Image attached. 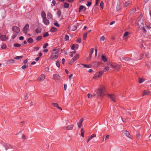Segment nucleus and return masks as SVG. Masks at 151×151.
I'll return each mask as SVG.
<instances>
[{
  "label": "nucleus",
  "instance_id": "nucleus-30",
  "mask_svg": "<svg viewBox=\"0 0 151 151\" xmlns=\"http://www.w3.org/2000/svg\"><path fill=\"white\" fill-rule=\"evenodd\" d=\"M93 64L94 66L97 67L99 65V63L97 62H94L93 63Z\"/></svg>",
  "mask_w": 151,
  "mask_h": 151
},
{
  "label": "nucleus",
  "instance_id": "nucleus-62",
  "mask_svg": "<svg viewBox=\"0 0 151 151\" xmlns=\"http://www.w3.org/2000/svg\"><path fill=\"white\" fill-rule=\"evenodd\" d=\"M52 3L54 5H55L56 4V2L55 0H53Z\"/></svg>",
  "mask_w": 151,
  "mask_h": 151
},
{
  "label": "nucleus",
  "instance_id": "nucleus-60",
  "mask_svg": "<svg viewBox=\"0 0 151 151\" xmlns=\"http://www.w3.org/2000/svg\"><path fill=\"white\" fill-rule=\"evenodd\" d=\"M99 0H96V3H95L96 6L98 4Z\"/></svg>",
  "mask_w": 151,
  "mask_h": 151
},
{
  "label": "nucleus",
  "instance_id": "nucleus-46",
  "mask_svg": "<svg viewBox=\"0 0 151 151\" xmlns=\"http://www.w3.org/2000/svg\"><path fill=\"white\" fill-rule=\"evenodd\" d=\"M17 34H14V35L12 36V38L13 39H14L15 38L17 37Z\"/></svg>",
  "mask_w": 151,
  "mask_h": 151
},
{
  "label": "nucleus",
  "instance_id": "nucleus-10",
  "mask_svg": "<svg viewBox=\"0 0 151 151\" xmlns=\"http://www.w3.org/2000/svg\"><path fill=\"white\" fill-rule=\"evenodd\" d=\"M43 22L46 25H48L50 23L49 21L46 18L42 19Z\"/></svg>",
  "mask_w": 151,
  "mask_h": 151
},
{
  "label": "nucleus",
  "instance_id": "nucleus-56",
  "mask_svg": "<svg viewBox=\"0 0 151 151\" xmlns=\"http://www.w3.org/2000/svg\"><path fill=\"white\" fill-rule=\"evenodd\" d=\"M22 138L23 139H26V137L25 135L23 134L22 136Z\"/></svg>",
  "mask_w": 151,
  "mask_h": 151
},
{
  "label": "nucleus",
  "instance_id": "nucleus-51",
  "mask_svg": "<svg viewBox=\"0 0 151 151\" xmlns=\"http://www.w3.org/2000/svg\"><path fill=\"white\" fill-rule=\"evenodd\" d=\"M58 57V56L56 55H54L52 57H51L52 59H53L55 58H57Z\"/></svg>",
  "mask_w": 151,
  "mask_h": 151
},
{
  "label": "nucleus",
  "instance_id": "nucleus-23",
  "mask_svg": "<svg viewBox=\"0 0 151 151\" xmlns=\"http://www.w3.org/2000/svg\"><path fill=\"white\" fill-rule=\"evenodd\" d=\"M81 65L83 66L84 67V68H90L91 67V65H87L83 64H81Z\"/></svg>",
  "mask_w": 151,
  "mask_h": 151
},
{
  "label": "nucleus",
  "instance_id": "nucleus-55",
  "mask_svg": "<svg viewBox=\"0 0 151 151\" xmlns=\"http://www.w3.org/2000/svg\"><path fill=\"white\" fill-rule=\"evenodd\" d=\"M143 81L142 78H140L139 79V83H141Z\"/></svg>",
  "mask_w": 151,
  "mask_h": 151
},
{
  "label": "nucleus",
  "instance_id": "nucleus-43",
  "mask_svg": "<svg viewBox=\"0 0 151 151\" xmlns=\"http://www.w3.org/2000/svg\"><path fill=\"white\" fill-rule=\"evenodd\" d=\"M48 36H49V34L47 32L45 33L43 35V37H45Z\"/></svg>",
  "mask_w": 151,
  "mask_h": 151
},
{
  "label": "nucleus",
  "instance_id": "nucleus-7",
  "mask_svg": "<svg viewBox=\"0 0 151 151\" xmlns=\"http://www.w3.org/2000/svg\"><path fill=\"white\" fill-rule=\"evenodd\" d=\"M53 79L55 80L60 81V77L58 74H55L53 75Z\"/></svg>",
  "mask_w": 151,
  "mask_h": 151
},
{
  "label": "nucleus",
  "instance_id": "nucleus-54",
  "mask_svg": "<svg viewBox=\"0 0 151 151\" xmlns=\"http://www.w3.org/2000/svg\"><path fill=\"white\" fill-rule=\"evenodd\" d=\"M81 38H78L77 39V42L79 43H80L81 42Z\"/></svg>",
  "mask_w": 151,
  "mask_h": 151
},
{
  "label": "nucleus",
  "instance_id": "nucleus-32",
  "mask_svg": "<svg viewBox=\"0 0 151 151\" xmlns=\"http://www.w3.org/2000/svg\"><path fill=\"white\" fill-rule=\"evenodd\" d=\"M21 46V45L20 44H18V43L14 44V46L15 47H20Z\"/></svg>",
  "mask_w": 151,
  "mask_h": 151
},
{
  "label": "nucleus",
  "instance_id": "nucleus-27",
  "mask_svg": "<svg viewBox=\"0 0 151 151\" xmlns=\"http://www.w3.org/2000/svg\"><path fill=\"white\" fill-rule=\"evenodd\" d=\"M69 4L67 3H65L64 4V7L65 8H68L69 7Z\"/></svg>",
  "mask_w": 151,
  "mask_h": 151
},
{
  "label": "nucleus",
  "instance_id": "nucleus-16",
  "mask_svg": "<svg viewBox=\"0 0 151 151\" xmlns=\"http://www.w3.org/2000/svg\"><path fill=\"white\" fill-rule=\"evenodd\" d=\"M41 15L42 19L46 18V14L45 12L44 11L42 12L41 13Z\"/></svg>",
  "mask_w": 151,
  "mask_h": 151
},
{
  "label": "nucleus",
  "instance_id": "nucleus-8",
  "mask_svg": "<svg viewBox=\"0 0 151 151\" xmlns=\"http://www.w3.org/2000/svg\"><path fill=\"white\" fill-rule=\"evenodd\" d=\"M78 55H76L74 57H73L70 60V63L72 64L75 61L78 59Z\"/></svg>",
  "mask_w": 151,
  "mask_h": 151
},
{
  "label": "nucleus",
  "instance_id": "nucleus-37",
  "mask_svg": "<svg viewBox=\"0 0 151 151\" xmlns=\"http://www.w3.org/2000/svg\"><path fill=\"white\" fill-rule=\"evenodd\" d=\"M56 64L58 67L59 68L60 67V62L59 61H56Z\"/></svg>",
  "mask_w": 151,
  "mask_h": 151
},
{
  "label": "nucleus",
  "instance_id": "nucleus-3",
  "mask_svg": "<svg viewBox=\"0 0 151 151\" xmlns=\"http://www.w3.org/2000/svg\"><path fill=\"white\" fill-rule=\"evenodd\" d=\"M104 72V71H102L99 72L98 73L96 74L93 77V78L94 79H96L97 77L99 78L103 74Z\"/></svg>",
  "mask_w": 151,
  "mask_h": 151
},
{
  "label": "nucleus",
  "instance_id": "nucleus-17",
  "mask_svg": "<svg viewBox=\"0 0 151 151\" xmlns=\"http://www.w3.org/2000/svg\"><path fill=\"white\" fill-rule=\"evenodd\" d=\"M74 125L73 124L68 126L67 127L66 129L68 130H71L73 129Z\"/></svg>",
  "mask_w": 151,
  "mask_h": 151
},
{
  "label": "nucleus",
  "instance_id": "nucleus-42",
  "mask_svg": "<svg viewBox=\"0 0 151 151\" xmlns=\"http://www.w3.org/2000/svg\"><path fill=\"white\" fill-rule=\"evenodd\" d=\"M69 37L68 35H66L64 38V39L66 41H67L69 40Z\"/></svg>",
  "mask_w": 151,
  "mask_h": 151
},
{
  "label": "nucleus",
  "instance_id": "nucleus-24",
  "mask_svg": "<svg viewBox=\"0 0 151 151\" xmlns=\"http://www.w3.org/2000/svg\"><path fill=\"white\" fill-rule=\"evenodd\" d=\"M57 30L56 28L54 27H52L50 29L51 32H56Z\"/></svg>",
  "mask_w": 151,
  "mask_h": 151
},
{
  "label": "nucleus",
  "instance_id": "nucleus-52",
  "mask_svg": "<svg viewBox=\"0 0 151 151\" xmlns=\"http://www.w3.org/2000/svg\"><path fill=\"white\" fill-rule=\"evenodd\" d=\"M93 51H94V49H93V48H91V49L90 52V53L91 54H92L93 53Z\"/></svg>",
  "mask_w": 151,
  "mask_h": 151
},
{
  "label": "nucleus",
  "instance_id": "nucleus-12",
  "mask_svg": "<svg viewBox=\"0 0 151 151\" xmlns=\"http://www.w3.org/2000/svg\"><path fill=\"white\" fill-rule=\"evenodd\" d=\"M45 78V76L43 74L40 75L38 78V80L40 81H41L44 80Z\"/></svg>",
  "mask_w": 151,
  "mask_h": 151
},
{
  "label": "nucleus",
  "instance_id": "nucleus-18",
  "mask_svg": "<svg viewBox=\"0 0 151 151\" xmlns=\"http://www.w3.org/2000/svg\"><path fill=\"white\" fill-rule=\"evenodd\" d=\"M131 3V2L129 1H128L127 2H126L125 3L124 7H127Z\"/></svg>",
  "mask_w": 151,
  "mask_h": 151
},
{
  "label": "nucleus",
  "instance_id": "nucleus-59",
  "mask_svg": "<svg viewBox=\"0 0 151 151\" xmlns=\"http://www.w3.org/2000/svg\"><path fill=\"white\" fill-rule=\"evenodd\" d=\"M26 67V65H24L22 67V68L24 69Z\"/></svg>",
  "mask_w": 151,
  "mask_h": 151
},
{
  "label": "nucleus",
  "instance_id": "nucleus-38",
  "mask_svg": "<svg viewBox=\"0 0 151 151\" xmlns=\"http://www.w3.org/2000/svg\"><path fill=\"white\" fill-rule=\"evenodd\" d=\"M94 96L91 95V94L88 93V97L89 98L91 99Z\"/></svg>",
  "mask_w": 151,
  "mask_h": 151
},
{
  "label": "nucleus",
  "instance_id": "nucleus-50",
  "mask_svg": "<svg viewBox=\"0 0 151 151\" xmlns=\"http://www.w3.org/2000/svg\"><path fill=\"white\" fill-rule=\"evenodd\" d=\"M54 25L57 27H59L60 26V24L57 22L55 23Z\"/></svg>",
  "mask_w": 151,
  "mask_h": 151
},
{
  "label": "nucleus",
  "instance_id": "nucleus-41",
  "mask_svg": "<svg viewBox=\"0 0 151 151\" xmlns=\"http://www.w3.org/2000/svg\"><path fill=\"white\" fill-rule=\"evenodd\" d=\"M84 8V6L82 5H81L80 6L79 9V12H80V11H81L82 10H83Z\"/></svg>",
  "mask_w": 151,
  "mask_h": 151
},
{
  "label": "nucleus",
  "instance_id": "nucleus-53",
  "mask_svg": "<svg viewBox=\"0 0 151 151\" xmlns=\"http://www.w3.org/2000/svg\"><path fill=\"white\" fill-rule=\"evenodd\" d=\"M48 45V44L47 43H46L45 44V45L43 46V47L44 48H46L47 47Z\"/></svg>",
  "mask_w": 151,
  "mask_h": 151
},
{
  "label": "nucleus",
  "instance_id": "nucleus-63",
  "mask_svg": "<svg viewBox=\"0 0 151 151\" xmlns=\"http://www.w3.org/2000/svg\"><path fill=\"white\" fill-rule=\"evenodd\" d=\"M28 94L27 93H26V95L25 96V97L24 98L25 100H27L28 99Z\"/></svg>",
  "mask_w": 151,
  "mask_h": 151
},
{
  "label": "nucleus",
  "instance_id": "nucleus-48",
  "mask_svg": "<svg viewBox=\"0 0 151 151\" xmlns=\"http://www.w3.org/2000/svg\"><path fill=\"white\" fill-rule=\"evenodd\" d=\"M91 4V2H88V3L86 4V5L88 6H90Z\"/></svg>",
  "mask_w": 151,
  "mask_h": 151
},
{
  "label": "nucleus",
  "instance_id": "nucleus-22",
  "mask_svg": "<svg viewBox=\"0 0 151 151\" xmlns=\"http://www.w3.org/2000/svg\"><path fill=\"white\" fill-rule=\"evenodd\" d=\"M102 59L104 62H107V59L106 56H105L103 55L101 56Z\"/></svg>",
  "mask_w": 151,
  "mask_h": 151
},
{
  "label": "nucleus",
  "instance_id": "nucleus-1",
  "mask_svg": "<svg viewBox=\"0 0 151 151\" xmlns=\"http://www.w3.org/2000/svg\"><path fill=\"white\" fill-rule=\"evenodd\" d=\"M105 89L104 87L102 86L100 87L98 90V92L100 96H102L105 95Z\"/></svg>",
  "mask_w": 151,
  "mask_h": 151
},
{
  "label": "nucleus",
  "instance_id": "nucleus-14",
  "mask_svg": "<svg viewBox=\"0 0 151 151\" xmlns=\"http://www.w3.org/2000/svg\"><path fill=\"white\" fill-rule=\"evenodd\" d=\"M83 119L82 118L81 119L80 121H79V122H78L77 124L78 126V128H81L82 125V124L83 122Z\"/></svg>",
  "mask_w": 151,
  "mask_h": 151
},
{
  "label": "nucleus",
  "instance_id": "nucleus-28",
  "mask_svg": "<svg viewBox=\"0 0 151 151\" xmlns=\"http://www.w3.org/2000/svg\"><path fill=\"white\" fill-rule=\"evenodd\" d=\"M96 135L95 134H93L88 137V140L91 139L93 137H96Z\"/></svg>",
  "mask_w": 151,
  "mask_h": 151
},
{
  "label": "nucleus",
  "instance_id": "nucleus-64",
  "mask_svg": "<svg viewBox=\"0 0 151 151\" xmlns=\"http://www.w3.org/2000/svg\"><path fill=\"white\" fill-rule=\"evenodd\" d=\"M24 39V37L23 36H21L19 37V39L20 40H23Z\"/></svg>",
  "mask_w": 151,
  "mask_h": 151
},
{
  "label": "nucleus",
  "instance_id": "nucleus-25",
  "mask_svg": "<svg viewBox=\"0 0 151 151\" xmlns=\"http://www.w3.org/2000/svg\"><path fill=\"white\" fill-rule=\"evenodd\" d=\"M35 32L36 33H40L41 32V29L40 28H37L36 29Z\"/></svg>",
  "mask_w": 151,
  "mask_h": 151
},
{
  "label": "nucleus",
  "instance_id": "nucleus-45",
  "mask_svg": "<svg viewBox=\"0 0 151 151\" xmlns=\"http://www.w3.org/2000/svg\"><path fill=\"white\" fill-rule=\"evenodd\" d=\"M129 33V32H125L124 34V37L127 36L128 35Z\"/></svg>",
  "mask_w": 151,
  "mask_h": 151
},
{
  "label": "nucleus",
  "instance_id": "nucleus-57",
  "mask_svg": "<svg viewBox=\"0 0 151 151\" xmlns=\"http://www.w3.org/2000/svg\"><path fill=\"white\" fill-rule=\"evenodd\" d=\"M65 61V59L64 58L62 59V63L63 64H64Z\"/></svg>",
  "mask_w": 151,
  "mask_h": 151
},
{
  "label": "nucleus",
  "instance_id": "nucleus-21",
  "mask_svg": "<svg viewBox=\"0 0 151 151\" xmlns=\"http://www.w3.org/2000/svg\"><path fill=\"white\" fill-rule=\"evenodd\" d=\"M28 42L29 43H31L33 42V40L31 37L29 38L27 40Z\"/></svg>",
  "mask_w": 151,
  "mask_h": 151
},
{
  "label": "nucleus",
  "instance_id": "nucleus-36",
  "mask_svg": "<svg viewBox=\"0 0 151 151\" xmlns=\"http://www.w3.org/2000/svg\"><path fill=\"white\" fill-rule=\"evenodd\" d=\"M61 14V11L60 10H58L57 12V14L59 17H60V16Z\"/></svg>",
  "mask_w": 151,
  "mask_h": 151
},
{
  "label": "nucleus",
  "instance_id": "nucleus-34",
  "mask_svg": "<svg viewBox=\"0 0 151 151\" xmlns=\"http://www.w3.org/2000/svg\"><path fill=\"white\" fill-rule=\"evenodd\" d=\"M87 33H85L83 35V39L84 40H86L87 37Z\"/></svg>",
  "mask_w": 151,
  "mask_h": 151
},
{
  "label": "nucleus",
  "instance_id": "nucleus-31",
  "mask_svg": "<svg viewBox=\"0 0 151 151\" xmlns=\"http://www.w3.org/2000/svg\"><path fill=\"white\" fill-rule=\"evenodd\" d=\"M59 48H58V49H54L52 50L53 51H55V52L54 53L55 54H57V53L59 51Z\"/></svg>",
  "mask_w": 151,
  "mask_h": 151
},
{
  "label": "nucleus",
  "instance_id": "nucleus-26",
  "mask_svg": "<svg viewBox=\"0 0 151 151\" xmlns=\"http://www.w3.org/2000/svg\"><path fill=\"white\" fill-rule=\"evenodd\" d=\"M81 135L82 137H84V131L83 128L81 129Z\"/></svg>",
  "mask_w": 151,
  "mask_h": 151
},
{
  "label": "nucleus",
  "instance_id": "nucleus-5",
  "mask_svg": "<svg viewBox=\"0 0 151 151\" xmlns=\"http://www.w3.org/2000/svg\"><path fill=\"white\" fill-rule=\"evenodd\" d=\"M108 97L110 98L112 101L115 102V96L113 94H109L108 95Z\"/></svg>",
  "mask_w": 151,
  "mask_h": 151
},
{
  "label": "nucleus",
  "instance_id": "nucleus-33",
  "mask_svg": "<svg viewBox=\"0 0 151 151\" xmlns=\"http://www.w3.org/2000/svg\"><path fill=\"white\" fill-rule=\"evenodd\" d=\"M23 58V56H17L14 58L17 60H19L22 58Z\"/></svg>",
  "mask_w": 151,
  "mask_h": 151
},
{
  "label": "nucleus",
  "instance_id": "nucleus-4",
  "mask_svg": "<svg viewBox=\"0 0 151 151\" xmlns=\"http://www.w3.org/2000/svg\"><path fill=\"white\" fill-rule=\"evenodd\" d=\"M29 26L28 24H27L24 27L23 31L25 34H27L28 31Z\"/></svg>",
  "mask_w": 151,
  "mask_h": 151
},
{
  "label": "nucleus",
  "instance_id": "nucleus-20",
  "mask_svg": "<svg viewBox=\"0 0 151 151\" xmlns=\"http://www.w3.org/2000/svg\"><path fill=\"white\" fill-rule=\"evenodd\" d=\"M150 93V91H148L146 90H145L144 93H142V96H143L146 95H149Z\"/></svg>",
  "mask_w": 151,
  "mask_h": 151
},
{
  "label": "nucleus",
  "instance_id": "nucleus-44",
  "mask_svg": "<svg viewBox=\"0 0 151 151\" xmlns=\"http://www.w3.org/2000/svg\"><path fill=\"white\" fill-rule=\"evenodd\" d=\"M109 68L108 67H106L105 68L104 70V72L106 71L109 70Z\"/></svg>",
  "mask_w": 151,
  "mask_h": 151
},
{
  "label": "nucleus",
  "instance_id": "nucleus-19",
  "mask_svg": "<svg viewBox=\"0 0 151 151\" xmlns=\"http://www.w3.org/2000/svg\"><path fill=\"white\" fill-rule=\"evenodd\" d=\"M47 17L48 19H52V14L50 12H48L47 14Z\"/></svg>",
  "mask_w": 151,
  "mask_h": 151
},
{
  "label": "nucleus",
  "instance_id": "nucleus-11",
  "mask_svg": "<svg viewBox=\"0 0 151 151\" xmlns=\"http://www.w3.org/2000/svg\"><path fill=\"white\" fill-rule=\"evenodd\" d=\"M0 39L2 41H5L8 39V37H6L5 35H1L0 34Z\"/></svg>",
  "mask_w": 151,
  "mask_h": 151
},
{
  "label": "nucleus",
  "instance_id": "nucleus-29",
  "mask_svg": "<svg viewBox=\"0 0 151 151\" xmlns=\"http://www.w3.org/2000/svg\"><path fill=\"white\" fill-rule=\"evenodd\" d=\"M139 28L141 29H142V31H143V32H144V33H145L147 31V30L144 27V26H143L142 27Z\"/></svg>",
  "mask_w": 151,
  "mask_h": 151
},
{
  "label": "nucleus",
  "instance_id": "nucleus-2",
  "mask_svg": "<svg viewBox=\"0 0 151 151\" xmlns=\"http://www.w3.org/2000/svg\"><path fill=\"white\" fill-rule=\"evenodd\" d=\"M144 22L143 19H139L138 22L137 24L139 26V28L144 26Z\"/></svg>",
  "mask_w": 151,
  "mask_h": 151
},
{
  "label": "nucleus",
  "instance_id": "nucleus-39",
  "mask_svg": "<svg viewBox=\"0 0 151 151\" xmlns=\"http://www.w3.org/2000/svg\"><path fill=\"white\" fill-rule=\"evenodd\" d=\"M42 36H40L37 38L36 40L37 41H39L42 39Z\"/></svg>",
  "mask_w": 151,
  "mask_h": 151
},
{
  "label": "nucleus",
  "instance_id": "nucleus-9",
  "mask_svg": "<svg viewBox=\"0 0 151 151\" xmlns=\"http://www.w3.org/2000/svg\"><path fill=\"white\" fill-rule=\"evenodd\" d=\"M112 67L113 68H114L118 70L121 68V66L119 65H112Z\"/></svg>",
  "mask_w": 151,
  "mask_h": 151
},
{
  "label": "nucleus",
  "instance_id": "nucleus-6",
  "mask_svg": "<svg viewBox=\"0 0 151 151\" xmlns=\"http://www.w3.org/2000/svg\"><path fill=\"white\" fill-rule=\"evenodd\" d=\"M12 29L14 32L16 33H19L20 31L19 28L17 26L13 27L12 28Z\"/></svg>",
  "mask_w": 151,
  "mask_h": 151
},
{
  "label": "nucleus",
  "instance_id": "nucleus-35",
  "mask_svg": "<svg viewBox=\"0 0 151 151\" xmlns=\"http://www.w3.org/2000/svg\"><path fill=\"white\" fill-rule=\"evenodd\" d=\"M52 105H53V106L54 107H57V108L58 106V104L57 103H52Z\"/></svg>",
  "mask_w": 151,
  "mask_h": 151
},
{
  "label": "nucleus",
  "instance_id": "nucleus-15",
  "mask_svg": "<svg viewBox=\"0 0 151 151\" xmlns=\"http://www.w3.org/2000/svg\"><path fill=\"white\" fill-rule=\"evenodd\" d=\"M109 135H104L103 136V139L102 141H106L107 139L109 138Z\"/></svg>",
  "mask_w": 151,
  "mask_h": 151
},
{
  "label": "nucleus",
  "instance_id": "nucleus-13",
  "mask_svg": "<svg viewBox=\"0 0 151 151\" xmlns=\"http://www.w3.org/2000/svg\"><path fill=\"white\" fill-rule=\"evenodd\" d=\"M123 133L126 136H127V137H128L129 138H131V135L130 134L129 132L127 130H124V131Z\"/></svg>",
  "mask_w": 151,
  "mask_h": 151
},
{
  "label": "nucleus",
  "instance_id": "nucleus-40",
  "mask_svg": "<svg viewBox=\"0 0 151 151\" xmlns=\"http://www.w3.org/2000/svg\"><path fill=\"white\" fill-rule=\"evenodd\" d=\"M100 6H101V7L103 9L104 7V3L102 1H101V2Z\"/></svg>",
  "mask_w": 151,
  "mask_h": 151
},
{
  "label": "nucleus",
  "instance_id": "nucleus-61",
  "mask_svg": "<svg viewBox=\"0 0 151 151\" xmlns=\"http://www.w3.org/2000/svg\"><path fill=\"white\" fill-rule=\"evenodd\" d=\"M135 11H136V9L135 8L133 9L132 10V13H134L135 12Z\"/></svg>",
  "mask_w": 151,
  "mask_h": 151
},
{
  "label": "nucleus",
  "instance_id": "nucleus-49",
  "mask_svg": "<svg viewBox=\"0 0 151 151\" xmlns=\"http://www.w3.org/2000/svg\"><path fill=\"white\" fill-rule=\"evenodd\" d=\"M10 149H12L15 150L16 149V147L15 146L10 145Z\"/></svg>",
  "mask_w": 151,
  "mask_h": 151
},
{
  "label": "nucleus",
  "instance_id": "nucleus-47",
  "mask_svg": "<svg viewBox=\"0 0 151 151\" xmlns=\"http://www.w3.org/2000/svg\"><path fill=\"white\" fill-rule=\"evenodd\" d=\"M105 37L104 36H102L100 38V41H103L104 40Z\"/></svg>",
  "mask_w": 151,
  "mask_h": 151
},
{
  "label": "nucleus",
  "instance_id": "nucleus-58",
  "mask_svg": "<svg viewBox=\"0 0 151 151\" xmlns=\"http://www.w3.org/2000/svg\"><path fill=\"white\" fill-rule=\"evenodd\" d=\"M75 48V44H73L71 47V48L72 50H74Z\"/></svg>",
  "mask_w": 151,
  "mask_h": 151
}]
</instances>
